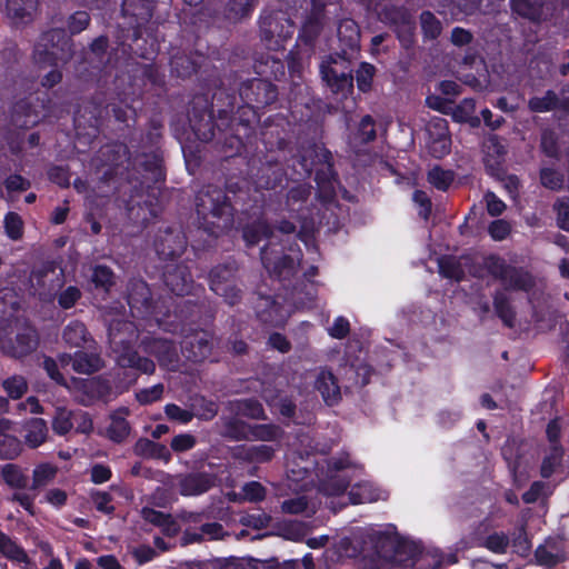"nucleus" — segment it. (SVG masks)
<instances>
[{"mask_svg":"<svg viewBox=\"0 0 569 569\" xmlns=\"http://www.w3.org/2000/svg\"><path fill=\"white\" fill-rule=\"evenodd\" d=\"M137 330L130 321H116L109 327V340L113 352L117 353V362L123 368H133L143 373H152L154 363L138 357L130 350V343L137 339Z\"/></svg>","mask_w":569,"mask_h":569,"instance_id":"f257e3e1","label":"nucleus"},{"mask_svg":"<svg viewBox=\"0 0 569 569\" xmlns=\"http://www.w3.org/2000/svg\"><path fill=\"white\" fill-rule=\"evenodd\" d=\"M387 547L393 552V560L410 569H438L443 557L436 548L422 549L417 542L391 537Z\"/></svg>","mask_w":569,"mask_h":569,"instance_id":"f03ea898","label":"nucleus"},{"mask_svg":"<svg viewBox=\"0 0 569 569\" xmlns=\"http://www.w3.org/2000/svg\"><path fill=\"white\" fill-rule=\"evenodd\" d=\"M63 284V272L53 266H43L30 276L33 293L43 301H50Z\"/></svg>","mask_w":569,"mask_h":569,"instance_id":"7ed1b4c3","label":"nucleus"},{"mask_svg":"<svg viewBox=\"0 0 569 569\" xmlns=\"http://www.w3.org/2000/svg\"><path fill=\"white\" fill-rule=\"evenodd\" d=\"M199 201L197 204L198 211L204 213L206 210H210L212 217L219 220L217 223L218 228L227 229L231 226L232 208L220 190H213L211 193H201Z\"/></svg>","mask_w":569,"mask_h":569,"instance_id":"20e7f679","label":"nucleus"},{"mask_svg":"<svg viewBox=\"0 0 569 569\" xmlns=\"http://www.w3.org/2000/svg\"><path fill=\"white\" fill-rule=\"evenodd\" d=\"M322 79L332 92L346 96L352 90V76L343 59L321 64Z\"/></svg>","mask_w":569,"mask_h":569,"instance_id":"39448f33","label":"nucleus"},{"mask_svg":"<svg viewBox=\"0 0 569 569\" xmlns=\"http://www.w3.org/2000/svg\"><path fill=\"white\" fill-rule=\"evenodd\" d=\"M349 466L347 457L330 462L327 479L321 482L320 490L329 497L343 493L348 486L346 469Z\"/></svg>","mask_w":569,"mask_h":569,"instance_id":"423d86ee","label":"nucleus"},{"mask_svg":"<svg viewBox=\"0 0 569 569\" xmlns=\"http://www.w3.org/2000/svg\"><path fill=\"white\" fill-rule=\"evenodd\" d=\"M0 346L12 357H23L37 348L38 337L33 328L26 327L17 333L14 341L0 339Z\"/></svg>","mask_w":569,"mask_h":569,"instance_id":"0eeeda50","label":"nucleus"},{"mask_svg":"<svg viewBox=\"0 0 569 569\" xmlns=\"http://www.w3.org/2000/svg\"><path fill=\"white\" fill-rule=\"evenodd\" d=\"M429 132V142L428 149L429 152L435 158H442L450 151V138L447 132L446 120L441 118H436L428 126Z\"/></svg>","mask_w":569,"mask_h":569,"instance_id":"6e6552de","label":"nucleus"},{"mask_svg":"<svg viewBox=\"0 0 569 569\" xmlns=\"http://www.w3.org/2000/svg\"><path fill=\"white\" fill-rule=\"evenodd\" d=\"M60 362L71 363L72 369L82 375H91L98 370H100L103 366L102 360L97 353H87L82 351H78L73 357L69 355L59 356Z\"/></svg>","mask_w":569,"mask_h":569,"instance_id":"1a4fd4ad","label":"nucleus"},{"mask_svg":"<svg viewBox=\"0 0 569 569\" xmlns=\"http://www.w3.org/2000/svg\"><path fill=\"white\" fill-rule=\"evenodd\" d=\"M210 335L200 331L183 341L182 352L191 361H201L210 355Z\"/></svg>","mask_w":569,"mask_h":569,"instance_id":"9d476101","label":"nucleus"},{"mask_svg":"<svg viewBox=\"0 0 569 569\" xmlns=\"http://www.w3.org/2000/svg\"><path fill=\"white\" fill-rule=\"evenodd\" d=\"M315 388L320 392L327 405L332 406L340 399V387L331 371L320 370L315 381Z\"/></svg>","mask_w":569,"mask_h":569,"instance_id":"9b49d317","label":"nucleus"},{"mask_svg":"<svg viewBox=\"0 0 569 569\" xmlns=\"http://www.w3.org/2000/svg\"><path fill=\"white\" fill-rule=\"evenodd\" d=\"M239 428L240 430L233 433L236 438L273 441L277 440L280 436L279 428L272 425L247 426L244 423H239Z\"/></svg>","mask_w":569,"mask_h":569,"instance_id":"f8f14e48","label":"nucleus"},{"mask_svg":"<svg viewBox=\"0 0 569 569\" xmlns=\"http://www.w3.org/2000/svg\"><path fill=\"white\" fill-rule=\"evenodd\" d=\"M37 0H8L7 14L14 24L28 23L37 10Z\"/></svg>","mask_w":569,"mask_h":569,"instance_id":"ddd939ff","label":"nucleus"},{"mask_svg":"<svg viewBox=\"0 0 569 569\" xmlns=\"http://www.w3.org/2000/svg\"><path fill=\"white\" fill-rule=\"evenodd\" d=\"M22 429L24 443L30 448L40 447L48 438L47 422L41 418H31L24 421Z\"/></svg>","mask_w":569,"mask_h":569,"instance_id":"4468645a","label":"nucleus"},{"mask_svg":"<svg viewBox=\"0 0 569 569\" xmlns=\"http://www.w3.org/2000/svg\"><path fill=\"white\" fill-rule=\"evenodd\" d=\"M386 498L387 495L383 490L373 487V485L368 481L356 483L349 492V501L355 505L375 502Z\"/></svg>","mask_w":569,"mask_h":569,"instance_id":"2eb2a0df","label":"nucleus"},{"mask_svg":"<svg viewBox=\"0 0 569 569\" xmlns=\"http://www.w3.org/2000/svg\"><path fill=\"white\" fill-rule=\"evenodd\" d=\"M212 480L207 475H191L179 479L180 492L183 496H194L207 491Z\"/></svg>","mask_w":569,"mask_h":569,"instance_id":"dca6fc26","label":"nucleus"},{"mask_svg":"<svg viewBox=\"0 0 569 569\" xmlns=\"http://www.w3.org/2000/svg\"><path fill=\"white\" fill-rule=\"evenodd\" d=\"M63 36V32L59 30H51L41 36L39 42L36 44L34 49V60L38 63H49L52 64L53 59L56 57V51L49 50L48 44L52 42L56 38L60 39Z\"/></svg>","mask_w":569,"mask_h":569,"instance_id":"f3484780","label":"nucleus"},{"mask_svg":"<svg viewBox=\"0 0 569 569\" xmlns=\"http://www.w3.org/2000/svg\"><path fill=\"white\" fill-rule=\"evenodd\" d=\"M62 339L68 346L79 348L90 340V336L82 322L73 320L63 329Z\"/></svg>","mask_w":569,"mask_h":569,"instance_id":"a211bd4d","label":"nucleus"},{"mask_svg":"<svg viewBox=\"0 0 569 569\" xmlns=\"http://www.w3.org/2000/svg\"><path fill=\"white\" fill-rule=\"evenodd\" d=\"M141 513L146 521L159 526L168 536H173L179 530L178 525L170 515H166L152 508H143Z\"/></svg>","mask_w":569,"mask_h":569,"instance_id":"6ab92c4d","label":"nucleus"},{"mask_svg":"<svg viewBox=\"0 0 569 569\" xmlns=\"http://www.w3.org/2000/svg\"><path fill=\"white\" fill-rule=\"evenodd\" d=\"M0 555L11 561L29 565V558L26 551L17 545L8 535L0 530Z\"/></svg>","mask_w":569,"mask_h":569,"instance_id":"aec40b11","label":"nucleus"},{"mask_svg":"<svg viewBox=\"0 0 569 569\" xmlns=\"http://www.w3.org/2000/svg\"><path fill=\"white\" fill-rule=\"evenodd\" d=\"M0 555L11 561L29 565V558L26 551L17 545L8 535L0 530Z\"/></svg>","mask_w":569,"mask_h":569,"instance_id":"412c9836","label":"nucleus"},{"mask_svg":"<svg viewBox=\"0 0 569 569\" xmlns=\"http://www.w3.org/2000/svg\"><path fill=\"white\" fill-rule=\"evenodd\" d=\"M0 476L3 482L13 489H23L27 487L28 477L20 466L6 463L0 466Z\"/></svg>","mask_w":569,"mask_h":569,"instance_id":"4be33fe9","label":"nucleus"},{"mask_svg":"<svg viewBox=\"0 0 569 569\" xmlns=\"http://www.w3.org/2000/svg\"><path fill=\"white\" fill-rule=\"evenodd\" d=\"M150 351L158 357L161 366L168 369H174L177 362V353L173 346L166 340H154L150 346Z\"/></svg>","mask_w":569,"mask_h":569,"instance_id":"5701e85b","label":"nucleus"},{"mask_svg":"<svg viewBox=\"0 0 569 569\" xmlns=\"http://www.w3.org/2000/svg\"><path fill=\"white\" fill-rule=\"evenodd\" d=\"M536 558L540 565H556L559 560L565 558L560 541L555 540V545L547 542L546 545L538 547L536 550Z\"/></svg>","mask_w":569,"mask_h":569,"instance_id":"b1692460","label":"nucleus"},{"mask_svg":"<svg viewBox=\"0 0 569 569\" xmlns=\"http://www.w3.org/2000/svg\"><path fill=\"white\" fill-rule=\"evenodd\" d=\"M476 104L472 99H465L460 104L451 107L450 113L457 122H468L472 127H477L480 123L478 117L475 116Z\"/></svg>","mask_w":569,"mask_h":569,"instance_id":"393cba45","label":"nucleus"},{"mask_svg":"<svg viewBox=\"0 0 569 569\" xmlns=\"http://www.w3.org/2000/svg\"><path fill=\"white\" fill-rule=\"evenodd\" d=\"M22 449V442L16 436L0 432V459H16L21 455Z\"/></svg>","mask_w":569,"mask_h":569,"instance_id":"a878e982","label":"nucleus"},{"mask_svg":"<svg viewBox=\"0 0 569 569\" xmlns=\"http://www.w3.org/2000/svg\"><path fill=\"white\" fill-rule=\"evenodd\" d=\"M262 305L268 306V310L259 311V316L266 322L280 325L289 315V310L280 306L279 302L270 301L269 298L261 299Z\"/></svg>","mask_w":569,"mask_h":569,"instance_id":"bb28decb","label":"nucleus"},{"mask_svg":"<svg viewBox=\"0 0 569 569\" xmlns=\"http://www.w3.org/2000/svg\"><path fill=\"white\" fill-rule=\"evenodd\" d=\"M137 455L147 458H164L168 459V452L164 446L156 443L149 439H139L134 446Z\"/></svg>","mask_w":569,"mask_h":569,"instance_id":"cd10ccee","label":"nucleus"},{"mask_svg":"<svg viewBox=\"0 0 569 569\" xmlns=\"http://www.w3.org/2000/svg\"><path fill=\"white\" fill-rule=\"evenodd\" d=\"M276 449L269 445L250 446L242 449V457L250 462H267L271 460Z\"/></svg>","mask_w":569,"mask_h":569,"instance_id":"c85d7f7f","label":"nucleus"},{"mask_svg":"<svg viewBox=\"0 0 569 569\" xmlns=\"http://www.w3.org/2000/svg\"><path fill=\"white\" fill-rule=\"evenodd\" d=\"M74 412L66 408H57L52 420V429L57 435L63 436L74 427Z\"/></svg>","mask_w":569,"mask_h":569,"instance_id":"c756f323","label":"nucleus"},{"mask_svg":"<svg viewBox=\"0 0 569 569\" xmlns=\"http://www.w3.org/2000/svg\"><path fill=\"white\" fill-rule=\"evenodd\" d=\"M2 388L11 399L21 398L28 390V383L22 376H11L2 381Z\"/></svg>","mask_w":569,"mask_h":569,"instance_id":"7c9ffc66","label":"nucleus"},{"mask_svg":"<svg viewBox=\"0 0 569 569\" xmlns=\"http://www.w3.org/2000/svg\"><path fill=\"white\" fill-rule=\"evenodd\" d=\"M338 36L346 46L350 48H355L359 42V30L355 21L345 20L340 23L338 28Z\"/></svg>","mask_w":569,"mask_h":569,"instance_id":"2f4dec72","label":"nucleus"},{"mask_svg":"<svg viewBox=\"0 0 569 569\" xmlns=\"http://www.w3.org/2000/svg\"><path fill=\"white\" fill-rule=\"evenodd\" d=\"M562 458V449L559 445H550L549 453L543 458L541 465V475L545 478H548L552 475L556 467L560 465Z\"/></svg>","mask_w":569,"mask_h":569,"instance_id":"473e14b6","label":"nucleus"},{"mask_svg":"<svg viewBox=\"0 0 569 569\" xmlns=\"http://www.w3.org/2000/svg\"><path fill=\"white\" fill-rule=\"evenodd\" d=\"M193 417H198L203 420L212 419L217 412L218 407L211 400H206L204 398H197L192 403Z\"/></svg>","mask_w":569,"mask_h":569,"instance_id":"72a5a7b5","label":"nucleus"},{"mask_svg":"<svg viewBox=\"0 0 569 569\" xmlns=\"http://www.w3.org/2000/svg\"><path fill=\"white\" fill-rule=\"evenodd\" d=\"M440 273L449 279L459 281L463 276L461 263L455 258H441L439 260Z\"/></svg>","mask_w":569,"mask_h":569,"instance_id":"f704fd0d","label":"nucleus"},{"mask_svg":"<svg viewBox=\"0 0 569 569\" xmlns=\"http://www.w3.org/2000/svg\"><path fill=\"white\" fill-rule=\"evenodd\" d=\"M6 234L11 240H19L23 232V222L19 214L9 212L4 217Z\"/></svg>","mask_w":569,"mask_h":569,"instance_id":"c9c22d12","label":"nucleus"},{"mask_svg":"<svg viewBox=\"0 0 569 569\" xmlns=\"http://www.w3.org/2000/svg\"><path fill=\"white\" fill-rule=\"evenodd\" d=\"M57 473L56 467L49 463H42L34 468L33 470V488H39L49 483Z\"/></svg>","mask_w":569,"mask_h":569,"instance_id":"e433bc0d","label":"nucleus"},{"mask_svg":"<svg viewBox=\"0 0 569 569\" xmlns=\"http://www.w3.org/2000/svg\"><path fill=\"white\" fill-rule=\"evenodd\" d=\"M512 8L520 16L531 20H540L543 17L542 9L531 4L529 0H512Z\"/></svg>","mask_w":569,"mask_h":569,"instance_id":"4c0bfd02","label":"nucleus"},{"mask_svg":"<svg viewBox=\"0 0 569 569\" xmlns=\"http://www.w3.org/2000/svg\"><path fill=\"white\" fill-rule=\"evenodd\" d=\"M429 182L439 190H446L453 180L451 171L435 167L428 173Z\"/></svg>","mask_w":569,"mask_h":569,"instance_id":"58836bf2","label":"nucleus"},{"mask_svg":"<svg viewBox=\"0 0 569 569\" xmlns=\"http://www.w3.org/2000/svg\"><path fill=\"white\" fill-rule=\"evenodd\" d=\"M269 234L268 226L259 221L250 227H247L243 231V238L248 244H256L262 238H267Z\"/></svg>","mask_w":569,"mask_h":569,"instance_id":"ea45409f","label":"nucleus"},{"mask_svg":"<svg viewBox=\"0 0 569 569\" xmlns=\"http://www.w3.org/2000/svg\"><path fill=\"white\" fill-rule=\"evenodd\" d=\"M421 28L426 37L435 39L440 34L441 24L439 20L430 12H423L420 17Z\"/></svg>","mask_w":569,"mask_h":569,"instance_id":"a19ab883","label":"nucleus"},{"mask_svg":"<svg viewBox=\"0 0 569 569\" xmlns=\"http://www.w3.org/2000/svg\"><path fill=\"white\" fill-rule=\"evenodd\" d=\"M237 412L243 417L260 419L262 418L263 409L256 400H242L237 402Z\"/></svg>","mask_w":569,"mask_h":569,"instance_id":"79ce46f5","label":"nucleus"},{"mask_svg":"<svg viewBox=\"0 0 569 569\" xmlns=\"http://www.w3.org/2000/svg\"><path fill=\"white\" fill-rule=\"evenodd\" d=\"M129 423L126 419L119 417L112 418L108 433L113 441H122L129 435Z\"/></svg>","mask_w":569,"mask_h":569,"instance_id":"37998d69","label":"nucleus"},{"mask_svg":"<svg viewBox=\"0 0 569 569\" xmlns=\"http://www.w3.org/2000/svg\"><path fill=\"white\" fill-rule=\"evenodd\" d=\"M557 99L552 91H548L543 97H535L530 99L529 107L536 112H546L556 107Z\"/></svg>","mask_w":569,"mask_h":569,"instance_id":"c03bdc74","label":"nucleus"},{"mask_svg":"<svg viewBox=\"0 0 569 569\" xmlns=\"http://www.w3.org/2000/svg\"><path fill=\"white\" fill-rule=\"evenodd\" d=\"M261 254H262L261 260H262L264 267L269 271L278 273L280 277H287L289 271L293 270V268H295L296 261L293 258H284L280 264L271 266L269 259L267 258L264 250H262Z\"/></svg>","mask_w":569,"mask_h":569,"instance_id":"a18cd8bd","label":"nucleus"},{"mask_svg":"<svg viewBox=\"0 0 569 569\" xmlns=\"http://www.w3.org/2000/svg\"><path fill=\"white\" fill-rule=\"evenodd\" d=\"M375 74V67L369 63H361L357 70V84L359 90L367 91L371 87V81Z\"/></svg>","mask_w":569,"mask_h":569,"instance_id":"49530a36","label":"nucleus"},{"mask_svg":"<svg viewBox=\"0 0 569 569\" xmlns=\"http://www.w3.org/2000/svg\"><path fill=\"white\" fill-rule=\"evenodd\" d=\"M81 292L79 288L70 286L58 295V303L63 309L72 308L80 299Z\"/></svg>","mask_w":569,"mask_h":569,"instance_id":"de8ad7c7","label":"nucleus"},{"mask_svg":"<svg viewBox=\"0 0 569 569\" xmlns=\"http://www.w3.org/2000/svg\"><path fill=\"white\" fill-rule=\"evenodd\" d=\"M167 417L171 420H176L180 423H188L193 418V411L180 408L177 405L169 403L164 408Z\"/></svg>","mask_w":569,"mask_h":569,"instance_id":"09e8293b","label":"nucleus"},{"mask_svg":"<svg viewBox=\"0 0 569 569\" xmlns=\"http://www.w3.org/2000/svg\"><path fill=\"white\" fill-rule=\"evenodd\" d=\"M263 397L266 401L269 403V406L273 409L279 410V412L283 417H290L293 413L295 406L292 405L291 401L279 397H272L267 392H264Z\"/></svg>","mask_w":569,"mask_h":569,"instance_id":"8fccbe9b","label":"nucleus"},{"mask_svg":"<svg viewBox=\"0 0 569 569\" xmlns=\"http://www.w3.org/2000/svg\"><path fill=\"white\" fill-rule=\"evenodd\" d=\"M70 363H61L60 360H54L51 358H47L43 361V367L49 377L54 380L57 383L66 385V380L62 376V373L59 371V368L64 369Z\"/></svg>","mask_w":569,"mask_h":569,"instance_id":"3c124183","label":"nucleus"},{"mask_svg":"<svg viewBox=\"0 0 569 569\" xmlns=\"http://www.w3.org/2000/svg\"><path fill=\"white\" fill-rule=\"evenodd\" d=\"M162 393H163V386L161 383H158L150 388L140 390L136 395V397L140 403L147 405V403H151L153 401L159 400L161 398Z\"/></svg>","mask_w":569,"mask_h":569,"instance_id":"603ef678","label":"nucleus"},{"mask_svg":"<svg viewBox=\"0 0 569 569\" xmlns=\"http://www.w3.org/2000/svg\"><path fill=\"white\" fill-rule=\"evenodd\" d=\"M555 208L557 210L558 226L563 230H569V198L559 199Z\"/></svg>","mask_w":569,"mask_h":569,"instance_id":"864d4df0","label":"nucleus"},{"mask_svg":"<svg viewBox=\"0 0 569 569\" xmlns=\"http://www.w3.org/2000/svg\"><path fill=\"white\" fill-rule=\"evenodd\" d=\"M511 227L506 220H495L489 226V234L493 240L500 241L506 239L510 233Z\"/></svg>","mask_w":569,"mask_h":569,"instance_id":"5fc2aeb1","label":"nucleus"},{"mask_svg":"<svg viewBox=\"0 0 569 569\" xmlns=\"http://www.w3.org/2000/svg\"><path fill=\"white\" fill-rule=\"evenodd\" d=\"M196 442V438L192 435L181 433L172 439L171 448L177 452H182L192 449Z\"/></svg>","mask_w":569,"mask_h":569,"instance_id":"6e6d98bb","label":"nucleus"},{"mask_svg":"<svg viewBox=\"0 0 569 569\" xmlns=\"http://www.w3.org/2000/svg\"><path fill=\"white\" fill-rule=\"evenodd\" d=\"M113 274L107 267L98 266L93 270L92 281L96 286H100L104 289L112 284Z\"/></svg>","mask_w":569,"mask_h":569,"instance_id":"4d7b16f0","label":"nucleus"},{"mask_svg":"<svg viewBox=\"0 0 569 569\" xmlns=\"http://www.w3.org/2000/svg\"><path fill=\"white\" fill-rule=\"evenodd\" d=\"M540 178L542 184L549 189H559L563 183L561 174L552 169H542Z\"/></svg>","mask_w":569,"mask_h":569,"instance_id":"13d9d810","label":"nucleus"},{"mask_svg":"<svg viewBox=\"0 0 569 569\" xmlns=\"http://www.w3.org/2000/svg\"><path fill=\"white\" fill-rule=\"evenodd\" d=\"M243 498L249 501H259L264 498V488L257 481H251L242 488Z\"/></svg>","mask_w":569,"mask_h":569,"instance_id":"bf43d9fd","label":"nucleus"},{"mask_svg":"<svg viewBox=\"0 0 569 569\" xmlns=\"http://www.w3.org/2000/svg\"><path fill=\"white\" fill-rule=\"evenodd\" d=\"M485 546L497 553L503 552L508 546V538L503 533H492L486 541Z\"/></svg>","mask_w":569,"mask_h":569,"instance_id":"052dcab7","label":"nucleus"},{"mask_svg":"<svg viewBox=\"0 0 569 569\" xmlns=\"http://www.w3.org/2000/svg\"><path fill=\"white\" fill-rule=\"evenodd\" d=\"M495 308L503 322L508 326H512L513 312L508 301L502 297H497L495 299Z\"/></svg>","mask_w":569,"mask_h":569,"instance_id":"680f3d73","label":"nucleus"},{"mask_svg":"<svg viewBox=\"0 0 569 569\" xmlns=\"http://www.w3.org/2000/svg\"><path fill=\"white\" fill-rule=\"evenodd\" d=\"M415 23L410 18H405L401 26L397 28V33L403 46L408 47L412 42Z\"/></svg>","mask_w":569,"mask_h":569,"instance_id":"e2e57ef3","label":"nucleus"},{"mask_svg":"<svg viewBox=\"0 0 569 569\" xmlns=\"http://www.w3.org/2000/svg\"><path fill=\"white\" fill-rule=\"evenodd\" d=\"M43 500L54 508H60L67 502V492L58 488H52L46 492Z\"/></svg>","mask_w":569,"mask_h":569,"instance_id":"0e129e2a","label":"nucleus"},{"mask_svg":"<svg viewBox=\"0 0 569 569\" xmlns=\"http://www.w3.org/2000/svg\"><path fill=\"white\" fill-rule=\"evenodd\" d=\"M376 137V131L373 128L372 119L369 116L362 118L359 126V139L361 142H368L373 140Z\"/></svg>","mask_w":569,"mask_h":569,"instance_id":"69168bd1","label":"nucleus"},{"mask_svg":"<svg viewBox=\"0 0 569 569\" xmlns=\"http://www.w3.org/2000/svg\"><path fill=\"white\" fill-rule=\"evenodd\" d=\"M166 283L170 287L171 291L178 296L189 292V282L186 278L179 281L177 276L169 273L166 276Z\"/></svg>","mask_w":569,"mask_h":569,"instance_id":"338daca9","label":"nucleus"},{"mask_svg":"<svg viewBox=\"0 0 569 569\" xmlns=\"http://www.w3.org/2000/svg\"><path fill=\"white\" fill-rule=\"evenodd\" d=\"M485 200H486V204H487V209H488V212L491 214V216H499L501 214L505 209H506V204L503 203V201H501L495 193L492 192H487L485 194Z\"/></svg>","mask_w":569,"mask_h":569,"instance_id":"774afa93","label":"nucleus"}]
</instances>
